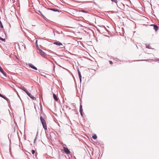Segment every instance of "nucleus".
<instances>
[{
  "instance_id": "393cba45",
  "label": "nucleus",
  "mask_w": 159,
  "mask_h": 159,
  "mask_svg": "<svg viewBox=\"0 0 159 159\" xmlns=\"http://www.w3.org/2000/svg\"><path fill=\"white\" fill-rule=\"evenodd\" d=\"M146 17H145L144 16H142V19L143 20H145V19H146Z\"/></svg>"
},
{
  "instance_id": "2f4dec72",
  "label": "nucleus",
  "mask_w": 159,
  "mask_h": 159,
  "mask_svg": "<svg viewBox=\"0 0 159 159\" xmlns=\"http://www.w3.org/2000/svg\"><path fill=\"white\" fill-rule=\"evenodd\" d=\"M37 40H36V43L37 45Z\"/></svg>"
},
{
  "instance_id": "9d476101",
  "label": "nucleus",
  "mask_w": 159,
  "mask_h": 159,
  "mask_svg": "<svg viewBox=\"0 0 159 159\" xmlns=\"http://www.w3.org/2000/svg\"><path fill=\"white\" fill-rule=\"evenodd\" d=\"M0 97L5 99L7 102H8V101H9V100L7 97L4 96L1 93H0Z\"/></svg>"
},
{
  "instance_id": "b1692460",
  "label": "nucleus",
  "mask_w": 159,
  "mask_h": 159,
  "mask_svg": "<svg viewBox=\"0 0 159 159\" xmlns=\"http://www.w3.org/2000/svg\"><path fill=\"white\" fill-rule=\"evenodd\" d=\"M36 139H34V145L35 144V143H36Z\"/></svg>"
},
{
  "instance_id": "cd10ccee",
  "label": "nucleus",
  "mask_w": 159,
  "mask_h": 159,
  "mask_svg": "<svg viewBox=\"0 0 159 159\" xmlns=\"http://www.w3.org/2000/svg\"><path fill=\"white\" fill-rule=\"evenodd\" d=\"M58 11L59 12H61V11H57V10H56V11Z\"/></svg>"
},
{
  "instance_id": "f8f14e48",
  "label": "nucleus",
  "mask_w": 159,
  "mask_h": 159,
  "mask_svg": "<svg viewBox=\"0 0 159 159\" xmlns=\"http://www.w3.org/2000/svg\"><path fill=\"white\" fill-rule=\"evenodd\" d=\"M77 71L78 72V74L79 75V77H81V73L79 69H78Z\"/></svg>"
},
{
  "instance_id": "dca6fc26",
  "label": "nucleus",
  "mask_w": 159,
  "mask_h": 159,
  "mask_svg": "<svg viewBox=\"0 0 159 159\" xmlns=\"http://www.w3.org/2000/svg\"><path fill=\"white\" fill-rule=\"evenodd\" d=\"M146 47L147 48H149V49H150V48H150V46H149V45H147V44H146Z\"/></svg>"
},
{
  "instance_id": "0eeeda50",
  "label": "nucleus",
  "mask_w": 159,
  "mask_h": 159,
  "mask_svg": "<svg viewBox=\"0 0 159 159\" xmlns=\"http://www.w3.org/2000/svg\"><path fill=\"white\" fill-rule=\"evenodd\" d=\"M82 111H83L82 106V105L81 104H80V114L81 116H83Z\"/></svg>"
},
{
  "instance_id": "c85d7f7f",
  "label": "nucleus",
  "mask_w": 159,
  "mask_h": 159,
  "mask_svg": "<svg viewBox=\"0 0 159 159\" xmlns=\"http://www.w3.org/2000/svg\"><path fill=\"white\" fill-rule=\"evenodd\" d=\"M39 11V12L40 13V14L42 15V16H43V15H42V13H41V12L39 10V11Z\"/></svg>"
},
{
  "instance_id": "c756f323",
  "label": "nucleus",
  "mask_w": 159,
  "mask_h": 159,
  "mask_svg": "<svg viewBox=\"0 0 159 159\" xmlns=\"http://www.w3.org/2000/svg\"><path fill=\"white\" fill-rule=\"evenodd\" d=\"M17 135H18V137H19V134H18V131H17Z\"/></svg>"
},
{
  "instance_id": "7ed1b4c3",
  "label": "nucleus",
  "mask_w": 159,
  "mask_h": 159,
  "mask_svg": "<svg viewBox=\"0 0 159 159\" xmlns=\"http://www.w3.org/2000/svg\"><path fill=\"white\" fill-rule=\"evenodd\" d=\"M63 148L64 152L66 154H68L70 153V152L67 148L63 147Z\"/></svg>"
},
{
  "instance_id": "5701e85b",
  "label": "nucleus",
  "mask_w": 159,
  "mask_h": 159,
  "mask_svg": "<svg viewBox=\"0 0 159 159\" xmlns=\"http://www.w3.org/2000/svg\"><path fill=\"white\" fill-rule=\"evenodd\" d=\"M48 10H56L55 9H53V8H48ZM56 10H57V9Z\"/></svg>"
},
{
  "instance_id": "f03ea898",
  "label": "nucleus",
  "mask_w": 159,
  "mask_h": 159,
  "mask_svg": "<svg viewBox=\"0 0 159 159\" xmlns=\"http://www.w3.org/2000/svg\"><path fill=\"white\" fill-rule=\"evenodd\" d=\"M25 92L26 93L27 95L33 100H35L36 99V98L33 97V96H32L31 94L27 90Z\"/></svg>"
},
{
  "instance_id": "39448f33",
  "label": "nucleus",
  "mask_w": 159,
  "mask_h": 159,
  "mask_svg": "<svg viewBox=\"0 0 159 159\" xmlns=\"http://www.w3.org/2000/svg\"><path fill=\"white\" fill-rule=\"evenodd\" d=\"M28 65L31 68L35 70H37V68L31 63H29Z\"/></svg>"
},
{
  "instance_id": "20e7f679",
  "label": "nucleus",
  "mask_w": 159,
  "mask_h": 159,
  "mask_svg": "<svg viewBox=\"0 0 159 159\" xmlns=\"http://www.w3.org/2000/svg\"><path fill=\"white\" fill-rule=\"evenodd\" d=\"M39 50L40 52V55L43 57H45L46 54L45 52H43L41 49H39Z\"/></svg>"
},
{
  "instance_id": "aec40b11",
  "label": "nucleus",
  "mask_w": 159,
  "mask_h": 159,
  "mask_svg": "<svg viewBox=\"0 0 159 159\" xmlns=\"http://www.w3.org/2000/svg\"><path fill=\"white\" fill-rule=\"evenodd\" d=\"M0 40L3 41H4L5 40V39H3L2 38H0Z\"/></svg>"
},
{
  "instance_id": "4468645a",
  "label": "nucleus",
  "mask_w": 159,
  "mask_h": 159,
  "mask_svg": "<svg viewBox=\"0 0 159 159\" xmlns=\"http://www.w3.org/2000/svg\"><path fill=\"white\" fill-rule=\"evenodd\" d=\"M92 138L93 139H96L97 137V135H96V134H94L93 135V136H92Z\"/></svg>"
},
{
  "instance_id": "7c9ffc66",
  "label": "nucleus",
  "mask_w": 159,
  "mask_h": 159,
  "mask_svg": "<svg viewBox=\"0 0 159 159\" xmlns=\"http://www.w3.org/2000/svg\"><path fill=\"white\" fill-rule=\"evenodd\" d=\"M79 79H80V82H81V77H79Z\"/></svg>"
},
{
  "instance_id": "473e14b6",
  "label": "nucleus",
  "mask_w": 159,
  "mask_h": 159,
  "mask_svg": "<svg viewBox=\"0 0 159 159\" xmlns=\"http://www.w3.org/2000/svg\"><path fill=\"white\" fill-rule=\"evenodd\" d=\"M157 61H159V59H157Z\"/></svg>"
},
{
  "instance_id": "1a4fd4ad",
  "label": "nucleus",
  "mask_w": 159,
  "mask_h": 159,
  "mask_svg": "<svg viewBox=\"0 0 159 159\" xmlns=\"http://www.w3.org/2000/svg\"><path fill=\"white\" fill-rule=\"evenodd\" d=\"M151 25L153 26V29L155 30L156 31H157L158 27V26L156 25Z\"/></svg>"
},
{
  "instance_id": "a878e982",
  "label": "nucleus",
  "mask_w": 159,
  "mask_h": 159,
  "mask_svg": "<svg viewBox=\"0 0 159 159\" xmlns=\"http://www.w3.org/2000/svg\"><path fill=\"white\" fill-rule=\"evenodd\" d=\"M109 63L110 64H112L113 63V62L112 61H109Z\"/></svg>"
},
{
  "instance_id": "a211bd4d",
  "label": "nucleus",
  "mask_w": 159,
  "mask_h": 159,
  "mask_svg": "<svg viewBox=\"0 0 159 159\" xmlns=\"http://www.w3.org/2000/svg\"><path fill=\"white\" fill-rule=\"evenodd\" d=\"M112 2H113L115 3L116 4H117V0H111Z\"/></svg>"
},
{
  "instance_id": "412c9836",
  "label": "nucleus",
  "mask_w": 159,
  "mask_h": 159,
  "mask_svg": "<svg viewBox=\"0 0 159 159\" xmlns=\"http://www.w3.org/2000/svg\"><path fill=\"white\" fill-rule=\"evenodd\" d=\"M81 11V12H83L84 13H88V12L87 11Z\"/></svg>"
},
{
  "instance_id": "6ab92c4d",
  "label": "nucleus",
  "mask_w": 159,
  "mask_h": 159,
  "mask_svg": "<svg viewBox=\"0 0 159 159\" xmlns=\"http://www.w3.org/2000/svg\"><path fill=\"white\" fill-rule=\"evenodd\" d=\"M31 152L33 154H34L35 152V151L34 150H32L31 151Z\"/></svg>"
},
{
  "instance_id": "423d86ee",
  "label": "nucleus",
  "mask_w": 159,
  "mask_h": 159,
  "mask_svg": "<svg viewBox=\"0 0 159 159\" xmlns=\"http://www.w3.org/2000/svg\"><path fill=\"white\" fill-rule=\"evenodd\" d=\"M53 44L58 46L62 45V43L58 41L54 42Z\"/></svg>"
},
{
  "instance_id": "2eb2a0df",
  "label": "nucleus",
  "mask_w": 159,
  "mask_h": 159,
  "mask_svg": "<svg viewBox=\"0 0 159 159\" xmlns=\"http://www.w3.org/2000/svg\"><path fill=\"white\" fill-rule=\"evenodd\" d=\"M20 44L21 45H22L24 47V48H25V44L24 43H23L22 42H21V43H20Z\"/></svg>"
},
{
  "instance_id": "6e6552de",
  "label": "nucleus",
  "mask_w": 159,
  "mask_h": 159,
  "mask_svg": "<svg viewBox=\"0 0 159 159\" xmlns=\"http://www.w3.org/2000/svg\"><path fill=\"white\" fill-rule=\"evenodd\" d=\"M0 71L3 74V75L5 77L6 76V75L4 71L3 70L2 68V67L0 66Z\"/></svg>"
},
{
  "instance_id": "f3484780",
  "label": "nucleus",
  "mask_w": 159,
  "mask_h": 159,
  "mask_svg": "<svg viewBox=\"0 0 159 159\" xmlns=\"http://www.w3.org/2000/svg\"><path fill=\"white\" fill-rule=\"evenodd\" d=\"M0 26L1 28H3V26L1 21H0Z\"/></svg>"
},
{
  "instance_id": "ddd939ff",
  "label": "nucleus",
  "mask_w": 159,
  "mask_h": 159,
  "mask_svg": "<svg viewBox=\"0 0 159 159\" xmlns=\"http://www.w3.org/2000/svg\"><path fill=\"white\" fill-rule=\"evenodd\" d=\"M20 89H22V90H23V91H24L25 92L26 91H27V90L24 88V87H23V86L21 87Z\"/></svg>"
},
{
  "instance_id": "4be33fe9",
  "label": "nucleus",
  "mask_w": 159,
  "mask_h": 159,
  "mask_svg": "<svg viewBox=\"0 0 159 159\" xmlns=\"http://www.w3.org/2000/svg\"><path fill=\"white\" fill-rule=\"evenodd\" d=\"M38 136V132H37L35 139H37V136Z\"/></svg>"
},
{
  "instance_id": "f257e3e1",
  "label": "nucleus",
  "mask_w": 159,
  "mask_h": 159,
  "mask_svg": "<svg viewBox=\"0 0 159 159\" xmlns=\"http://www.w3.org/2000/svg\"><path fill=\"white\" fill-rule=\"evenodd\" d=\"M40 119L44 129L45 130H47V127L46 124V121L44 120V118L42 116H41L40 117Z\"/></svg>"
},
{
  "instance_id": "bb28decb",
  "label": "nucleus",
  "mask_w": 159,
  "mask_h": 159,
  "mask_svg": "<svg viewBox=\"0 0 159 159\" xmlns=\"http://www.w3.org/2000/svg\"><path fill=\"white\" fill-rule=\"evenodd\" d=\"M110 11V12L111 13H115L113 11Z\"/></svg>"
},
{
  "instance_id": "9b49d317",
  "label": "nucleus",
  "mask_w": 159,
  "mask_h": 159,
  "mask_svg": "<svg viewBox=\"0 0 159 159\" xmlns=\"http://www.w3.org/2000/svg\"><path fill=\"white\" fill-rule=\"evenodd\" d=\"M53 96L54 99L56 101H57L58 100V98L56 94H55L54 93H53Z\"/></svg>"
}]
</instances>
